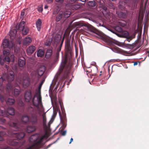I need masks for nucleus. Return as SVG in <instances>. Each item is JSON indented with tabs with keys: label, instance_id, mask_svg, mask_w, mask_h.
Segmentation results:
<instances>
[{
	"label": "nucleus",
	"instance_id": "obj_58",
	"mask_svg": "<svg viewBox=\"0 0 149 149\" xmlns=\"http://www.w3.org/2000/svg\"><path fill=\"white\" fill-rule=\"evenodd\" d=\"M125 1V3H128L130 2V0H124Z\"/></svg>",
	"mask_w": 149,
	"mask_h": 149
},
{
	"label": "nucleus",
	"instance_id": "obj_30",
	"mask_svg": "<svg viewBox=\"0 0 149 149\" xmlns=\"http://www.w3.org/2000/svg\"><path fill=\"white\" fill-rule=\"evenodd\" d=\"M6 133L4 131L0 132V141H2L3 140V136L5 135Z\"/></svg>",
	"mask_w": 149,
	"mask_h": 149
},
{
	"label": "nucleus",
	"instance_id": "obj_64",
	"mask_svg": "<svg viewBox=\"0 0 149 149\" xmlns=\"http://www.w3.org/2000/svg\"><path fill=\"white\" fill-rule=\"evenodd\" d=\"M119 7L120 8L121 7V6L120 4H119Z\"/></svg>",
	"mask_w": 149,
	"mask_h": 149
},
{
	"label": "nucleus",
	"instance_id": "obj_35",
	"mask_svg": "<svg viewBox=\"0 0 149 149\" xmlns=\"http://www.w3.org/2000/svg\"><path fill=\"white\" fill-rule=\"evenodd\" d=\"M14 92V95L16 96H18L20 93L19 89L17 88L15 89Z\"/></svg>",
	"mask_w": 149,
	"mask_h": 149
},
{
	"label": "nucleus",
	"instance_id": "obj_20",
	"mask_svg": "<svg viewBox=\"0 0 149 149\" xmlns=\"http://www.w3.org/2000/svg\"><path fill=\"white\" fill-rule=\"evenodd\" d=\"M36 27L38 31H39L41 28L42 25V22L41 19H39L36 22Z\"/></svg>",
	"mask_w": 149,
	"mask_h": 149
},
{
	"label": "nucleus",
	"instance_id": "obj_22",
	"mask_svg": "<svg viewBox=\"0 0 149 149\" xmlns=\"http://www.w3.org/2000/svg\"><path fill=\"white\" fill-rule=\"evenodd\" d=\"M26 62L24 60L20 59L18 60V65L20 67H23L25 65Z\"/></svg>",
	"mask_w": 149,
	"mask_h": 149
},
{
	"label": "nucleus",
	"instance_id": "obj_9",
	"mask_svg": "<svg viewBox=\"0 0 149 149\" xmlns=\"http://www.w3.org/2000/svg\"><path fill=\"white\" fill-rule=\"evenodd\" d=\"M2 44L3 48L4 49L6 48L10 49V48H13L14 46L13 41H9L6 39L4 40Z\"/></svg>",
	"mask_w": 149,
	"mask_h": 149
},
{
	"label": "nucleus",
	"instance_id": "obj_57",
	"mask_svg": "<svg viewBox=\"0 0 149 149\" xmlns=\"http://www.w3.org/2000/svg\"><path fill=\"white\" fill-rule=\"evenodd\" d=\"M73 141V139L72 138H71L70 139V141L69 142V144L71 143V142Z\"/></svg>",
	"mask_w": 149,
	"mask_h": 149
},
{
	"label": "nucleus",
	"instance_id": "obj_25",
	"mask_svg": "<svg viewBox=\"0 0 149 149\" xmlns=\"http://www.w3.org/2000/svg\"><path fill=\"white\" fill-rule=\"evenodd\" d=\"M87 4L90 7H95L96 5V3L94 1H89L87 2Z\"/></svg>",
	"mask_w": 149,
	"mask_h": 149
},
{
	"label": "nucleus",
	"instance_id": "obj_41",
	"mask_svg": "<svg viewBox=\"0 0 149 149\" xmlns=\"http://www.w3.org/2000/svg\"><path fill=\"white\" fill-rule=\"evenodd\" d=\"M61 51H58V49L57 48L56 52V59H58L59 58V53Z\"/></svg>",
	"mask_w": 149,
	"mask_h": 149
},
{
	"label": "nucleus",
	"instance_id": "obj_29",
	"mask_svg": "<svg viewBox=\"0 0 149 149\" xmlns=\"http://www.w3.org/2000/svg\"><path fill=\"white\" fill-rule=\"evenodd\" d=\"M21 31H22V34L25 35H27L29 31V29L28 27H25L22 30H21Z\"/></svg>",
	"mask_w": 149,
	"mask_h": 149
},
{
	"label": "nucleus",
	"instance_id": "obj_62",
	"mask_svg": "<svg viewBox=\"0 0 149 149\" xmlns=\"http://www.w3.org/2000/svg\"><path fill=\"white\" fill-rule=\"evenodd\" d=\"M78 1H80L84 2H85L86 1V0H78Z\"/></svg>",
	"mask_w": 149,
	"mask_h": 149
},
{
	"label": "nucleus",
	"instance_id": "obj_51",
	"mask_svg": "<svg viewBox=\"0 0 149 149\" xmlns=\"http://www.w3.org/2000/svg\"><path fill=\"white\" fill-rule=\"evenodd\" d=\"M44 81H45V79L43 80L42 81H41V82L40 83V84L39 85V88H40L41 87L42 85L43 84V83Z\"/></svg>",
	"mask_w": 149,
	"mask_h": 149
},
{
	"label": "nucleus",
	"instance_id": "obj_16",
	"mask_svg": "<svg viewBox=\"0 0 149 149\" xmlns=\"http://www.w3.org/2000/svg\"><path fill=\"white\" fill-rule=\"evenodd\" d=\"M71 11L70 10H65L63 13H62L63 18L66 19L71 14Z\"/></svg>",
	"mask_w": 149,
	"mask_h": 149
},
{
	"label": "nucleus",
	"instance_id": "obj_4",
	"mask_svg": "<svg viewBox=\"0 0 149 149\" xmlns=\"http://www.w3.org/2000/svg\"><path fill=\"white\" fill-rule=\"evenodd\" d=\"M48 137L47 132H46L45 134L42 135L40 138L36 140L32 145L26 149H38L40 148L43 145L42 142L44 139L47 138Z\"/></svg>",
	"mask_w": 149,
	"mask_h": 149
},
{
	"label": "nucleus",
	"instance_id": "obj_59",
	"mask_svg": "<svg viewBox=\"0 0 149 149\" xmlns=\"http://www.w3.org/2000/svg\"><path fill=\"white\" fill-rule=\"evenodd\" d=\"M138 63L137 62H134V66L136 65H137L138 64Z\"/></svg>",
	"mask_w": 149,
	"mask_h": 149
},
{
	"label": "nucleus",
	"instance_id": "obj_33",
	"mask_svg": "<svg viewBox=\"0 0 149 149\" xmlns=\"http://www.w3.org/2000/svg\"><path fill=\"white\" fill-rule=\"evenodd\" d=\"M3 53L4 56H9L10 52L9 49H5L3 51Z\"/></svg>",
	"mask_w": 149,
	"mask_h": 149
},
{
	"label": "nucleus",
	"instance_id": "obj_31",
	"mask_svg": "<svg viewBox=\"0 0 149 149\" xmlns=\"http://www.w3.org/2000/svg\"><path fill=\"white\" fill-rule=\"evenodd\" d=\"M118 15L120 18H125L126 16V14L125 13L120 12L118 13Z\"/></svg>",
	"mask_w": 149,
	"mask_h": 149
},
{
	"label": "nucleus",
	"instance_id": "obj_37",
	"mask_svg": "<svg viewBox=\"0 0 149 149\" xmlns=\"http://www.w3.org/2000/svg\"><path fill=\"white\" fill-rule=\"evenodd\" d=\"M38 103L40 104L42 103V98L41 95L39 94L38 97H37Z\"/></svg>",
	"mask_w": 149,
	"mask_h": 149
},
{
	"label": "nucleus",
	"instance_id": "obj_1",
	"mask_svg": "<svg viewBox=\"0 0 149 149\" xmlns=\"http://www.w3.org/2000/svg\"><path fill=\"white\" fill-rule=\"evenodd\" d=\"M26 113L27 115H24L22 121L24 123L28 122L31 123L32 125L28 126L26 129V132L30 133L35 131L36 129V125L38 123V114L36 109L31 106L26 108Z\"/></svg>",
	"mask_w": 149,
	"mask_h": 149
},
{
	"label": "nucleus",
	"instance_id": "obj_50",
	"mask_svg": "<svg viewBox=\"0 0 149 149\" xmlns=\"http://www.w3.org/2000/svg\"><path fill=\"white\" fill-rule=\"evenodd\" d=\"M51 42L50 41H47L45 43V45L47 46H49L51 45Z\"/></svg>",
	"mask_w": 149,
	"mask_h": 149
},
{
	"label": "nucleus",
	"instance_id": "obj_8",
	"mask_svg": "<svg viewBox=\"0 0 149 149\" xmlns=\"http://www.w3.org/2000/svg\"><path fill=\"white\" fill-rule=\"evenodd\" d=\"M23 85L24 86L28 87L30 84V78L29 74L26 73L23 74Z\"/></svg>",
	"mask_w": 149,
	"mask_h": 149
},
{
	"label": "nucleus",
	"instance_id": "obj_11",
	"mask_svg": "<svg viewBox=\"0 0 149 149\" xmlns=\"http://www.w3.org/2000/svg\"><path fill=\"white\" fill-rule=\"evenodd\" d=\"M123 36L126 38L127 39L125 40V41H127L129 42H130V40L134 38L135 35L134 34H133L131 36H129V33L127 31H125L123 32Z\"/></svg>",
	"mask_w": 149,
	"mask_h": 149
},
{
	"label": "nucleus",
	"instance_id": "obj_34",
	"mask_svg": "<svg viewBox=\"0 0 149 149\" xmlns=\"http://www.w3.org/2000/svg\"><path fill=\"white\" fill-rule=\"evenodd\" d=\"M115 29L116 31H118V32H123V29L121 27L119 26H116L115 27Z\"/></svg>",
	"mask_w": 149,
	"mask_h": 149
},
{
	"label": "nucleus",
	"instance_id": "obj_6",
	"mask_svg": "<svg viewBox=\"0 0 149 149\" xmlns=\"http://www.w3.org/2000/svg\"><path fill=\"white\" fill-rule=\"evenodd\" d=\"M106 42L108 45L110 46V48L113 51L115 52H118L119 48L114 45H115L116 44L114 40L109 38H107L106 39Z\"/></svg>",
	"mask_w": 149,
	"mask_h": 149
},
{
	"label": "nucleus",
	"instance_id": "obj_12",
	"mask_svg": "<svg viewBox=\"0 0 149 149\" xmlns=\"http://www.w3.org/2000/svg\"><path fill=\"white\" fill-rule=\"evenodd\" d=\"M66 53L67 55L69 54L71 55L72 53V49L71 47L70 42L68 41L66 43L65 45Z\"/></svg>",
	"mask_w": 149,
	"mask_h": 149
},
{
	"label": "nucleus",
	"instance_id": "obj_39",
	"mask_svg": "<svg viewBox=\"0 0 149 149\" xmlns=\"http://www.w3.org/2000/svg\"><path fill=\"white\" fill-rule=\"evenodd\" d=\"M14 46L13 47V48H10V49L13 50V49L14 51V52L16 53H17L18 52V49L15 46V44L14 43Z\"/></svg>",
	"mask_w": 149,
	"mask_h": 149
},
{
	"label": "nucleus",
	"instance_id": "obj_23",
	"mask_svg": "<svg viewBox=\"0 0 149 149\" xmlns=\"http://www.w3.org/2000/svg\"><path fill=\"white\" fill-rule=\"evenodd\" d=\"M45 67L40 68H39L38 70V75L39 76H41L45 72Z\"/></svg>",
	"mask_w": 149,
	"mask_h": 149
},
{
	"label": "nucleus",
	"instance_id": "obj_24",
	"mask_svg": "<svg viewBox=\"0 0 149 149\" xmlns=\"http://www.w3.org/2000/svg\"><path fill=\"white\" fill-rule=\"evenodd\" d=\"M6 101V104L9 105L13 104L15 102V100L12 98H8Z\"/></svg>",
	"mask_w": 149,
	"mask_h": 149
},
{
	"label": "nucleus",
	"instance_id": "obj_32",
	"mask_svg": "<svg viewBox=\"0 0 149 149\" xmlns=\"http://www.w3.org/2000/svg\"><path fill=\"white\" fill-rule=\"evenodd\" d=\"M0 116H3V117H7V114L6 111L0 109Z\"/></svg>",
	"mask_w": 149,
	"mask_h": 149
},
{
	"label": "nucleus",
	"instance_id": "obj_56",
	"mask_svg": "<svg viewBox=\"0 0 149 149\" xmlns=\"http://www.w3.org/2000/svg\"><path fill=\"white\" fill-rule=\"evenodd\" d=\"M5 121V120L4 119L3 120L1 118H0V121L3 122H4Z\"/></svg>",
	"mask_w": 149,
	"mask_h": 149
},
{
	"label": "nucleus",
	"instance_id": "obj_40",
	"mask_svg": "<svg viewBox=\"0 0 149 149\" xmlns=\"http://www.w3.org/2000/svg\"><path fill=\"white\" fill-rule=\"evenodd\" d=\"M5 56L3 58L4 60L5 61L9 62L10 61V59L9 58V56Z\"/></svg>",
	"mask_w": 149,
	"mask_h": 149
},
{
	"label": "nucleus",
	"instance_id": "obj_55",
	"mask_svg": "<svg viewBox=\"0 0 149 149\" xmlns=\"http://www.w3.org/2000/svg\"><path fill=\"white\" fill-rule=\"evenodd\" d=\"M53 0H47V2L48 3H51L53 2Z\"/></svg>",
	"mask_w": 149,
	"mask_h": 149
},
{
	"label": "nucleus",
	"instance_id": "obj_36",
	"mask_svg": "<svg viewBox=\"0 0 149 149\" xmlns=\"http://www.w3.org/2000/svg\"><path fill=\"white\" fill-rule=\"evenodd\" d=\"M5 60L3 58L2 55L0 56V64L1 65H3L4 63Z\"/></svg>",
	"mask_w": 149,
	"mask_h": 149
},
{
	"label": "nucleus",
	"instance_id": "obj_2",
	"mask_svg": "<svg viewBox=\"0 0 149 149\" xmlns=\"http://www.w3.org/2000/svg\"><path fill=\"white\" fill-rule=\"evenodd\" d=\"M73 63L70 61H68L66 57L63 59L57 73V77L58 78L61 75L62 78H68L72 72Z\"/></svg>",
	"mask_w": 149,
	"mask_h": 149
},
{
	"label": "nucleus",
	"instance_id": "obj_5",
	"mask_svg": "<svg viewBox=\"0 0 149 149\" xmlns=\"http://www.w3.org/2000/svg\"><path fill=\"white\" fill-rule=\"evenodd\" d=\"M74 27L78 26L77 28L81 27L83 26L86 27L90 31L94 33H96L97 30L92 25L88 23H85L84 22H74L73 24Z\"/></svg>",
	"mask_w": 149,
	"mask_h": 149
},
{
	"label": "nucleus",
	"instance_id": "obj_53",
	"mask_svg": "<svg viewBox=\"0 0 149 149\" xmlns=\"http://www.w3.org/2000/svg\"><path fill=\"white\" fill-rule=\"evenodd\" d=\"M129 45H130L131 48H133L134 47V43H133L132 45L129 44Z\"/></svg>",
	"mask_w": 149,
	"mask_h": 149
},
{
	"label": "nucleus",
	"instance_id": "obj_47",
	"mask_svg": "<svg viewBox=\"0 0 149 149\" xmlns=\"http://www.w3.org/2000/svg\"><path fill=\"white\" fill-rule=\"evenodd\" d=\"M46 118L45 117V115H43V121L44 124L46 122Z\"/></svg>",
	"mask_w": 149,
	"mask_h": 149
},
{
	"label": "nucleus",
	"instance_id": "obj_54",
	"mask_svg": "<svg viewBox=\"0 0 149 149\" xmlns=\"http://www.w3.org/2000/svg\"><path fill=\"white\" fill-rule=\"evenodd\" d=\"M25 12L24 11H22L21 12V16H23L24 15Z\"/></svg>",
	"mask_w": 149,
	"mask_h": 149
},
{
	"label": "nucleus",
	"instance_id": "obj_46",
	"mask_svg": "<svg viewBox=\"0 0 149 149\" xmlns=\"http://www.w3.org/2000/svg\"><path fill=\"white\" fill-rule=\"evenodd\" d=\"M63 40H62L60 44V46L58 47L57 48L58 49V51H61V47L62 46L63 43Z\"/></svg>",
	"mask_w": 149,
	"mask_h": 149
},
{
	"label": "nucleus",
	"instance_id": "obj_10",
	"mask_svg": "<svg viewBox=\"0 0 149 149\" xmlns=\"http://www.w3.org/2000/svg\"><path fill=\"white\" fill-rule=\"evenodd\" d=\"M14 73L13 71L9 72L7 74H6L4 77L9 82H11L14 79Z\"/></svg>",
	"mask_w": 149,
	"mask_h": 149
},
{
	"label": "nucleus",
	"instance_id": "obj_18",
	"mask_svg": "<svg viewBox=\"0 0 149 149\" xmlns=\"http://www.w3.org/2000/svg\"><path fill=\"white\" fill-rule=\"evenodd\" d=\"M25 23L24 21H22L20 22L19 25L18 26L17 30L21 31V30H22L25 28Z\"/></svg>",
	"mask_w": 149,
	"mask_h": 149
},
{
	"label": "nucleus",
	"instance_id": "obj_19",
	"mask_svg": "<svg viewBox=\"0 0 149 149\" xmlns=\"http://www.w3.org/2000/svg\"><path fill=\"white\" fill-rule=\"evenodd\" d=\"M60 10V7L58 5L56 4V6L54 8L53 11V15H56Z\"/></svg>",
	"mask_w": 149,
	"mask_h": 149
},
{
	"label": "nucleus",
	"instance_id": "obj_28",
	"mask_svg": "<svg viewBox=\"0 0 149 149\" xmlns=\"http://www.w3.org/2000/svg\"><path fill=\"white\" fill-rule=\"evenodd\" d=\"M44 54V51L42 49H39L37 53V56L39 57H42Z\"/></svg>",
	"mask_w": 149,
	"mask_h": 149
},
{
	"label": "nucleus",
	"instance_id": "obj_61",
	"mask_svg": "<svg viewBox=\"0 0 149 149\" xmlns=\"http://www.w3.org/2000/svg\"><path fill=\"white\" fill-rule=\"evenodd\" d=\"M48 6H47V5H45V6L44 8L45 9H47V8H48Z\"/></svg>",
	"mask_w": 149,
	"mask_h": 149
},
{
	"label": "nucleus",
	"instance_id": "obj_13",
	"mask_svg": "<svg viewBox=\"0 0 149 149\" xmlns=\"http://www.w3.org/2000/svg\"><path fill=\"white\" fill-rule=\"evenodd\" d=\"M35 49V47L34 46L32 45L27 48L26 51L28 54H31L34 52Z\"/></svg>",
	"mask_w": 149,
	"mask_h": 149
},
{
	"label": "nucleus",
	"instance_id": "obj_14",
	"mask_svg": "<svg viewBox=\"0 0 149 149\" xmlns=\"http://www.w3.org/2000/svg\"><path fill=\"white\" fill-rule=\"evenodd\" d=\"M81 5L80 4L77 3H74L72 4L70 6L71 9L72 10H76L80 8Z\"/></svg>",
	"mask_w": 149,
	"mask_h": 149
},
{
	"label": "nucleus",
	"instance_id": "obj_21",
	"mask_svg": "<svg viewBox=\"0 0 149 149\" xmlns=\"http://www.w3.org/2000/svg\"><path fill=\"white\" fill-rule=\"evenodd\" d=\"M31 38L29 37L26 38L23 41L24 45H29L31 42Z\"/></svg>",
	"mask_w": 149,
	"mask_h": 149
},
{
	"label": "nucleus",
	"instance_id": "obj_26",
	"mask_svg": "<svg viewBox=\"0 0 149 149\" xmlns=\"http://www.w3.org/2000/svg\"><path fill=\"white\" fill-rule=\"evenodd\" d=\"M63 18V13L61 12L56 16L55 20L57 22L60 21L61 19Z\"/></svg>",
	"mask_w": 149,
	"mask_h": 149
},
{
	"label": "nucleus",
	"instance_id": "obj_27",
	"mask_svg": "<svg viewBox=\"0 0 149 149\" xmlns=\"http://www.w3.org/2000/svg\"><path fill=\"white\" fill-rule=\"evenodd\" d=\"M52 49H48L45 54V57L47 58H49L52 55Z\"/></svg>",
	"mask_w": 149,
	"mask_h": 149
},
{
	"label": "nucleus",
	"instance_id": "obj_43",
	"mask_svg": "<svg viewBox=\"0 0 149 149\" xmlns=\"http://www.w3.org/2000/svg\"><path fill=\"white\" fill-rule=\"evenodd\" d=\"M61 124L63 125V126L64 127H65L66 126V122H65V121L63 120V119H61Z\"/></svg>",
	"mask_w": 149,
	"mask_h": 149
},
{
	"label": "nucleus",
	"instance_id": "obj_15",
	"mask_svg": "<svg viewBox=\"0 0 149 149\" xmlns=\"http://www.w3.org/2000/svg\"><path fill=\"white\" fill-rule=\"evenodd\" d=\"M6 113L7 116H8V114L11 116H13L15 114V110L12 107H9L6 110Z\"/></svg>",
	"mask_w": 149,
	"mask_h": 149
},
{
	"label": "nucleus",
	"instance_id": "obj_38",
	"mask_svg": "<svg viewBox=\"0 0 149 149\" xmlns=\"http://www.w3.org/2000/svg\"><path fill=\"white\" fill-rule=\"evenodd\" d=\"M18 143L15 141L14 140L11 141V142L10 143V145L15 146L17 145Z\"/></svg>",
	"mask_w": 149,
	"mask_h": 149
},
{
	"label": "nucleus",
	"instance_id": "obj_44",
	"mask_svg": "<svg viewBox=\"0 0 149 149\" xmlns=\"http://www.w3.org/2000/svg\"><path fill=\"white\" fill-rule=\"evenodd\" d=\"M5 100V99L3 96L0 94V100L2 102H3Z\"/></svg>",
	"mask_w": 149,
	"mask_h": 149
},
{
	"label": "nucleus",
	"instance_id": "obj_49",
	"mask_svg": "<svg viewBox=\"0 0 149 149\" xmlns=\"http://www.w3.org/2000/svg\"><path fill=\"white\" fill-rule=\"evenodd\" d=\"M64 0H55L56 2L60 3H62Z\"/></svg>",
	"mask_w": 149,
	"mask_h": 149
},
{
	"label": "nucleus",
	"instance_id": "obj_7",
	"mask_svg": "<svg viewBox=\"0 0 149 149\" xmlns=\"http://www.w3.org/2000/svg\"><path fill=\"white\" fill-rule=\"evenodd\" d=\"M36 95H34L33 97L32 98V93L31 91H26L25 92L24 97L25 101L26 102H29L32 100V103L34 106H36L34 100Z\"/></svg>",
	"mask_w": 149,
	"mask_h": 149
},
{
	"label": "nucleus",
	"instance_id": "obj_63",
	"mask_svg": "<svg viewBox=\"0 0 149 149\" xmlns=\"http://www.w3.org/2000/svg\"><path fill=\"white\" fill-rule=\"evenodd\" d=\"M84 31V30L83 29H81L80 30V31Z\"/></svg>",
	"mask_w": 149,
	"mask_h": 149
},
{
	"label": "nucleus",
	"instance_id": "obj_42",
	"mask_svg": "<svg viewBox=\"0 0 149 149\" xmlns=\"http://www.w3.org/2000/svg\"><path fill=\"white\" fill-rule=\"evenodd\" d=\"M148 0H142L141 3V6H143L144 3L145 6H146Z\"/></svg>",
	"mask_w": 149,
	"mask_h": 149
},
{
	"label": "nucleus",
	"instance_id": "obj_60",
	"mask_svg": "<svg viewBox=\"0 0 149 149\" xmlns=\"http://www.w3.org/2000/svg\"><path fill=\"white\" fill-rule=\"evenodd\" d=\"M52 144H53V143L50 144L49 145H48V146H47V147H46V148H49V147L51 146V145Z\"/></svg>",
	"mask_w": 149,
	"mask_h": 149
},
{
	"label": "nucleus",
	"instance_id": "obj_3",
	"mask_svg": "<svg viewBox=\"0 0 149 149\" xmlns=\"http://www.w3.org/2000/svg\"><path fill=\"white\" fill-rule=\"evenodd\" d=\"M10 125L13 127L12 130L14 131L12 133V136L15 137L19 139H22L24 136V133L20 131L21 128L18 126L17 123L13 122L10 124Z\"/></svg>",
	"mask_w": 149,
	"mask_h": 149
},
{
	"label": "nucleus",
	"instance_id": "obj_45",
	"mask_svg": "<svg viewBox=\"0 0 149 149\" xmlns=\"http://www.w3.org/2000/svg\"><path fill=\"white\" fill-rule=\"evenodd\" d=\"M101 7H102V9L104 11L107 12V7L104 5H103L101 6Z\"/></svg>",
	"mask_w": 149,
	"mask_h": 149
},
{
	"label": "nucleus",
	"instance_id": "obj_48",
	"mask_svg": "<svg viewBox=\"0 0 149 149\" xmlns=\"http://www.w3.org/2000/svg\"><path fill=\"white\" fill-rule=\"evenodd\" d=\"M61 135L62 136H65V135L66 133V131H61L60 132Z\"/></svg>",
	"mask_w": 149,
	"mask_h": 149
},
{
	"label": "nucleus",
	"instance_id": "obj_52",
	"mask_svg": "<svg viewBox=\"0 0 149 149\" xmlns=\"http://www.w3.org/2000/svg\"><path fill=\"white\" fill-rule=\"evenodd\" d=\"M61 119H63V120L65 121V122H66V118L65 116H64L63 118L61 117Z\"/></svg>",
	"mask_w": 149,
	"mask_h": 149
},
{
	"label": "nucleus",
	"instance_id": "obj_17",
	"mask_svg": "<svg viewBox=\"0 0 149 149\" xmlns=\"http://www.w3.org/2000/svg\"><path fill=\"white\" fill-rule=\"evenodd\" d=\"M17 30L15 29H13L10 32V36L11 39H13L15 38L17 33Z\"/></svg>",
	"mask_w": 149,
	"mask_h": 149
}]
</instances>
